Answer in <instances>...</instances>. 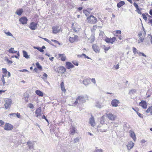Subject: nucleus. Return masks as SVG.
<instances>
[{
  "label": "nucleus",
  "instance_id": "43",
  "mask_svg": "<svg viewBox=\"0 0 152 152\" xmlns=\"http://www.w3.org/2000/svg\"><path fill=\"white\" fill-rule=\"evenodd\" d=\"M136 92V90L135 89H132L129 92V94H133L134 93H135Z\"/></svg>",
  "mask_w": 152,
  "mask_h": 152
},
{
  "label": "nucleus",
  "instance_id": "64",
  "mask_svg": "<svg viewBox=\"0 0 152 152\" xmlns=\"http://www.w3.org/2000/svg\"><path fill=\"white\" fill-rule=\"evenodd\" d=\"M91 82L93 83L94 84H95L96 83V80L95 78H92L91 79Z\"/></svg>",
  "mask_w": 152,
  "mask_h": 152
},
{
  "label": "nucleus",
  "instance_id": "30",
  "mask_svg": "<svg viewBox=\"0 0 152 152\" xmlns=\"http://www.w3.org/2000/svg\"><path fill=\"white\" fill-rule=\"evenodd\" d=\"M23 56L26 58L28 59L30 58L29 56L28 55L27 53L25 50L23 51Z\"/></svg>",
  "mask_w": 152,
  "mask_h": 152
},
{
  "label": "nucleus",
  "instance_id": "10",
  "mask_svg": "<svg viewBox=\"0 0 152 152\" xmlns=\"http://www.w3.org/2000/svg\"><path fill=\"white\" fill-rule=\"evenodd\" d=\"M72 27L73 30L75 32H77L79 31L80 28V26L77 24L75 25L73 23L72 25Z\"/></svg>",
  "mask_w": 152,
  "mask_h": 152
},
{
  "label": "nucleus",
  "instance_id": "42",
  "mask_svg": "<svg viewBox=\"0 0 152 152\" xmlns=\"http://www.w3.org/2000/svg\"><path fill=\"white\" fill-rule=\"evenodd\" d=\"M80 138L79 137H76L74 139V142L75 143L79 141L80 140Z\"/></svg>",
  "mask_w": 152,
  "mask_h": 152
},
{
  "label": "nucleus",
  "instance_id": "54",
  "mask_svg": "<svg viewBox=\"0 0 152 152\" xmlns=\"http://www.w3.org/2000/svg\"><path fill=\"white\" fill-rule=\"evenodd\" d=\"M84 56V57L86 58H87L88 59H89L90 58L88 57V56H87L84 53H83L81 55V56Z\"/></svg>",
  "mask_w": 152,
  "mask_h": 152
},
{
  "label": "nucleus",
  "instance_id": "35",
  "mask_svg": "<svg viewBox=\"0 0 152 152\" xmlns=\"http://www.w3.org/2000/svg\"><path fill=\"white\" fill-rule=\"evenodd\" d=\"M29 97V95L27 94H25L24 95V100L26 102H27L28 101V98Z\"/></svg>",
  "mask_w": 152,
  "mask_h": 152
},
{
  "label": "nucleus",
  "instance_id": "26",
  "mask_svg": "<svg viewBox=\"0 0 152 152\" xmlns=\"http://www.w3.org/2000/svg\"><path fill=\"white\" fill-rule=\"evenodd\" d=\"M129 133H130V136L135 141L136 140V136L135 133L132 131H129Z\"/></svg>",
  "mask_w": 152,
  "mask_h": 152
},
{
  "label": "nucleus",
  "instance_id": "58",
  "mask_svg": "<svg viewBox=\"0 0 152 152\" xmlns=\"http://www.w3.org/2000/svg\"><path fill=\"white\" fill-rule=\"evenodd\" d=\"M134 5V6L136 8V9H137L139 8V6L138 4H136V3L134 2L133 4Z\"/></svg>",
  "mask_w": 152,
  "mask_h": 152
},
{
  "label": "nucleus",
  "instance_id": "20",
  "mask_svg": "<svg viewBox=\"0 0 152 152\" xmlns=\"http://www.w3.org/2000/svg\"><path fill=\"white\" fill-rule=\"evenodd\" d=\"M66 67L68 69L73 68L74 67V65L70 62H67L66 63Z\"/></svg>",
  "mask_w": 152,
  "mask_h": 152
},
{
  "label": "nucleus",
  "instance_id": "27",
  "mask_svg": "<svg viewBox=\"0 0 152 152\" xmlns=\"http://www.w3.org/2000/svg\"><path fill=\"white\" fill-rule=\"evenodd\" d=\"M36 94L40 96H43L44 95L43 93L39 90H37L35 91Z\"/></svg>",
  "mask_w": 152,
  "mask_h": 152
},
{
  "label": "nucleus",
  "instance_id": "53",
  "mask_svg": "<svg viewBox=\"0 0 152 152\" xmlns=\"http://www.w3.org/2000/svg\"><path fill=\"white\" fill-rule=\"evenodd\" d=\"M136 11L139 14H142L140 9L138 8L136 9Z\"/></svg>",
  "mask_w": 152,
  "mask_h": 152
},
{
  "label": "nucleus",
  "instance_id": "22",
  "mask_svg": "<svg viewBox=\"0 0 152 152\" xmlns=\"http://www.w3.org/2000/svg\"><path fill=\"white\" fill-rule=\"evenodd\" d=\"M77 131V130L76 128L74 126H72L71 129L70 133L72 135H74Z\"/></svg>",
  "mask_w": 152,
  "mask_h": 152
},
{
  "label": "nucleus",
  "instance_id": "38",
  "mask_svg": "<svg viewBox=\"0 0 152 152\" xmlns=\"http://www.w3.org/2000/svg\"><path fill=\"white\" fill-rule=\"evenodd\" d=\"M116 38L115 37H113L110 38V43L113 44V43L115 41Z\"/></svg>",
  "mask_w": 152,
  "mask_h": 152
},
{
  "label": "nucleus",
  "instance_id": "44",
  "mask_svg": "<svg viewBox=\"0 0 152 152\" xmlns=\"http://www.w3.org/2000/svg\"><path fill=\"white\" fill-rule=\"evenodd\" d=\"M152 111V107H151L148 108L146 110V113H148L149 112H151V111Z\"/></svg>",
  "mask_w": 152,
  "mask_h": 152
},
{
  "label": "nucleus",
  "instance_id": "13",
  "mask_svg": "<svg viewBox=\"0 0 152 152\" xmlns=\"http://www.w3.org/2000/svg\"><path fill=\"white\" fill-rule=\"evenodd\" d=\"M89 123L92 127H94L96 125L94 118V117L92 116L89 119Z\"/></svg>",
  "mask_w": 152,
  "mask_h": 152
},
{
  "label": "nucleus",
  "instance_id": "56",
  "mask_svg": "<svg viewBox=\"0 0 152 152\" xmlns=\"http://www.w3.org/2000/svg\"><path fill=\"white\" fill-rule=\"evenodd\" d=\"M16 117L18 118H21V116L20 115V113H16Z\"/></svg>",
  "mask_w": 152,
  "mask_h": 152
},
{
  "label": "nucleus",
  "instance_id": "59",
  "mask_svg": "<svg viewBox=\"0 0 152 152\" xmlns=\"http://www.w3.org/2000/svg\"><path fill=\"white\" fill-rule=\"evenodd\" d=\"M9 115L10 116V117L11 118H12V116L15 117L16 115V113H12L10 114Z\"/></svg>",
  "mask_w": 152,
  "mask_h": 152
},
{
  "label": "nucleus",
  "instance_id": "55",
  "mask_svg": "<svg viewBox=\"0 0 152 152\" xmlns=\"http://www.w3.org/2000/svg\"><path fill=\"white\" fill-rule=\"evenodd\" d=\"M137 114L139 116L140 118H143V115L142 114L138 112L137 113Z\"/></svg>",
  "mask_w": 152,
  "mask_h": 152
},
{
  "label": "nucleus",
  "instance_id": "12",
  "mask_svg": "<svg viewBox=\"0 0 152 152\" xmlns=\"http://www.w3.org/2000/svg\"><path fill=\"white\" fill-rule=\"evenodd\" d=\"M28 19L25 17H21L19 19V21L22 24H26L27 23Z\"/></svg>",
  "mask_w": 152,
  "mask_h": 152
},
{
  "label": "nucleus",
  "instance_id": "31",
  "mask_svg": "<svg viewBox=\"0 0 152 152\" xmlns=\"http://www.w3.org/2000/svg\"><path fill=\"white\" fill-rule=\"evenodd\" d=\"M125 4V2L123 1H121L117 4V6L118 8L121 7Z\"/></svg>",
  "mask_w": 152,
  "mask_h": 152
},
{
  "label": "nucleus",
  "instance_id": "15",
  "mask_svg": "<svg viewBox=\"0 0 152 152\" xmlns=\"http://www.w3.org/2000/svg\"><path fill=\"white\" fill-rule=\"evenodd\" d=\"M37 24L34 22H31L30 23L29 28L32 30L36 29L37 27Z\"/></svg>",
  "mask_w": 152,
  "mask_h": 152
},
{
  "label": "nucleus",
  "instance_id": "5",
  "mask_svg": "<svg viewBox=\"0 0 152 152\" xmlns=\"http://www.w3.org/2000/svg\"><path fill=\"white\" fill-rule=\"evenodd\" d=\"M4 101V107L5 108L7 109L10 107L12 103V100L10 99H5Z\"/></svg>",
  "mask_w": 152,
  "mask_h": 152
},
{
  "label": "nucleus",
  "instance_id": "52",
  "mask_svg": "<svg viewBox=\"0 0 152 152\" xmlns=\"http://www.w3.org/2000/svg\"><path fill=\"white\" fill-rule=\"evenodd\" d=\"M148 37L150 39V41L152 44V35L151 34L148 35Z\"/></svg>",
  "mask_w": 152,
  "mask_h": 152
},
{
  "label": "nucleus",
  "instance_id": "63",
  "mask_svg": "<svg viewBox=\"0 0 152 152\" xmlns=\"http://www.w3.org/2000/svg\"><path fill=\"white\" fill-rule=\"evenodd\" d=\"M142 16L143 18L145 20H146L147 19V17L146 15L144 14H142Z\"/></svg>",
  "mask_w": 152,
  "mask_h": 152
},
{
  "label": "nucleus",
  "instance_id": "11",
  "mask_svg": "<svg viewBox=\"0 0 152 152\" xmlns=\"http://www.w3.org/2000/svg\"><path fill=\"white\" fill-rule=\"evenodd\" d=\"M13 128V126L10 124L6 123L4 127V129L6 130H10Z\"/></svg>",
  "mask_w": 152,
  "mask_h": 152
},
{
  "label": "nucleus",
  "instance_id": "61",
  "mask_svg": "<svg viewBox=\"0 0 152 152\" xmlns=\"http://www.w3.org/2000/svg\"><path fill=\"white\" fill-rule=\"evenodd\" d=\"M115 33L117 34H121V31L120 30H117L115 31Z\"/></svg>",
  "mask_w": 152,
  "mask_h": 152
},
{
  "label": "nucleus",
  "instance_id": "45",
  "mask_svg": "<svg viewBox=\"0 0 152 152\" xmlns=\"http://www.w3.org/2000/svg\"><path fill=\"white\" fill-rule=\"evenodd\" d=\"M4 75H3L1 79V80L3 82V85H5V81L4 79Z\"/></svg>",
  "mask_w": 152,
  "mask_h": 152
},
{
  "label": "nucleus",
  "instance_id": "46",
  "mask_svg": "<svg viewBox=\"0 0 152 152\" xmlns=\"http://www.w3.org/2000/svg\"><path fill=\"white\" fill-rule=\"evenodd\" d=\"M42 39L45 41L47 42H48L50 44H51L52 45V42L50 41L49 39H48L46 38H42Z\"/></svg>",
  "mask_w": 152,
  "mask_h": 152
},
{
  "label": "nucleus",
  "instance_id": "9",
  "mask_svg": "<svg viewBox=\"0 0 152 152\" xmlns=\"http://www.w3.org/2000/svg\"><path fill=\"white\" fill-rule=\"evenodd\" d=\"M120 103L119 101L116 99H114L111 101V104L112 106L117 107L118 104Z\"/></svg>",
  "mask_w": 152,
  "mask_h": 152
},
{
  "label": "nucleus",
  "instance_id": "48",
  "mask_svg": "<svg viewBox=\"0 0 152 152\" xmlns=\"http://www.w3.org/2000/svg\"><path fill=\"white\" fill-rule=\"evenodd\" d=\"M7 62V64L8 65H10L12 63V61L8 59H7L6 60Z\"/></svg>",
  "mask_w": 152,
  "mask_h": 152
},
{
  "label": "nucleus",
  "instance_id": "57",
  "mask_svg": "<svg viewBox=\"0 0 152 152\" xmlns=\"http://www.w3.org/2000/svg\"><path fill=\"white\" fill-rule=\"evenodd\" d=\"M90 39H91V41H92V42H93L94 41V36L93 35H92L90 38Z\"/></svg>",
  "mask_w": 152,
  "mask_h": 152
},
{
  "label": "nucleus",
  "instance_id": "49",
  "mask_svg": "<svg viewBox=\"0 0 152 152\" xmlns=\"http://www.w3.org/2000/svg\"><path fill=\"white\" fill-rule=\"evenodd\" d=\"M96 152H102V150L101 149H98L96 148L95 150Z\"/></svg>",
  "mask_w": 152,
  "mask_h": 152
},
{
  "label": "nucleus",
  "instance_id": "50",
  "mask_svg": "<svg viewBox=\"0 0 152 152\" xmlns=\"http://www.w3.org/2000/svg\"><path fill=\"white\" fill-rule=\"evenodd\" d=\"M83 13L85 14L86 16H88V14L89 13V12L87 10H84Z\"/></svg>",
  "mask_w": 152,
  "mask_h": 152
},
{
  "label": "nucleus",
  "instance_id": "28",
  "mask_svg": "<svg viewBox=\"0 0 152 152\" xmlns=\"http://www.w3.org/2000/svg\"><path fill=\"white\" fill-rule=\"evenodd\" d=\"M60 86L62 91L65 93L66 91V89H65L64 83L63 81L61 82Z\"/></svg>",
  "mask_w": 152,
  "mask_h": 152
},
{
  "label": "nucleus",
  "instance_id": "34",
  "mask_svg": "<svg viewBox=\"0 0 152 152\" xmlns=\"http://www.w3.org/2000/svg\"><path fill=\"white\" fill-rule=\"evenodd\" d=\"M8 51L9 53H15L17 52V51L14 50V48H12L9 50Z\"/></svg>",
  "mask_w": 152,
  "mask_h": 152
},
{
  "label": "nucleus",
  "instance_id": "16",
  "mask_svg": "<svg viewBox=\"0 0 152 152\" xmlns=\"http://www.w3.org/2000/svg\"><path fill=\"white\" fill-rule=\"evenodd\" d=\"M134 145V143L132 141H130L129 142L127 145V149L129 150L132 149L133 148Z\"/></svg>",
  "mask_w": 152,
  "mask_h": 152
},
{
  "label": "nucleus",
  "instance_id": "29",
  "mask_svg": "<svg viewBox=\"0 0 152 152\" xmlns=\"http://www.w3.org/2000/svg\"><path fill=\"white\" fill-rule=\"evenodd\" d=\"M95 106L98 108H101L103 107V105L102 104L99 103V102H97L95 104Z\"/></svg>",
  "mask_w": 152,
  "mask_h": 152
},
{
  "label": "nucleus",
  "instance_id": "51",
  "mask_svg": "<svg viewBox=\"0 0 152 152\" xmlns=\"http://www.w3.org/2000/svg\"><path fill=\"white\" fill-rule=\"evenodd\" d=\"M28 107L31 109H33L34 108L33 104L31 103L28 104Z\"/></svg>",
  "mask_w": 152,
  "mask_h": 152
},
{
  "label": "nucleus",
  "instance_id": "4",
  "mask_svg": "<svg viewBox=\"0 0 152 152\" xmlns=\"http://www.w3.org/2000/svg\"><path fill=\"white\" fill-rule=\"evenodd\" d=\"M88 23L91 24H94L97 22V19L93 15H91L87 18Z\"/></svg>",
  "mask_w": 152,
  "mask_h": 152
},
{
  "label": "nucleus",
  "instance_id": "40",
  "mask_svg": "<svg viewBox=\"0 0 152 152\" xmlns=\"http://www.w3.org/2000/svg\"><path fill=\"white\" fill-rule=\"evenodd\" d=\"M36 65L37 66V68L39 69H42V66L39 64L38 62H37L36 63Z\"/></svg>",
  "mask_w": 152,
  "mask_h": 152
},
{
  "label": "nucleus",
  "instance_id": "6",
  "mask_svg": "<svg viewBox=\"0 0 152 152\" xmlns=\"http://www.w3.org/2000/svg\"><path fill=\"white\" fill-rule=\"evenodd\" d=\"M78 37L77 36L74 34L71 35L69 38V41L72 43L74 42H77L78 41Z\"/></svg>",
  "mask_w": 152,
  "mask_h": 152
},
{
  "label": "nucleus",
  "instance_id": "36",
  "mask_svg": "<svg viewBox=\"0 0 152 152\" xmlns=\"http://www.w3.org/2000/svg\"><path fill=\"white\" fill-rule=\"evenodd\" d=\"M105 116L103 115L100 119V123L102 124H103L104 123L105 121Z\"/></svg>",
  "mask_w": 152,
  "mask_h": 152
},
{
  "label": "nucleus",
  "instance_id": "24",
  "mask_svg": "<svg viewBox=\"0 0 152 152\" xmlns=\"http://www.w3.org/2000/svg\"><path fill=\"white\" fill-rule=\"evenodd\" d=\"M59 57L61 58V60L62 61H64L66 60V57L64 54H58Z\"/></svg>",
  "mask_w": 152,
  "mask_h": 152
},
{
  "label": "nucleus",
  "instance_id": "60",
  "mask_svg": "<svg viewBox=\"0 0 152 152\" xmlns=\"http://www.w3.org/2000/svg\"><path fill=\"white\" fill-rule=\"evenodd\" d=\"M138 54L139 56H141L142 55V56L146 57V56L145 54H144L143 53H141V52H139V53Z\"/></svg>",
  "mask_w": 152,
  "mask_h": 152
},
{
  "label": "nucleus",
  "instance_id": "18",
  "mask_svg": "<svg viewBox=\"0 0 152 152\" xmlns=\"http://www.w3.org/2000/svg\"><path fill=\"white\" fill-rule=\"evenodd\" d=\"M139 105L143 108L146 109L147 108L146 102L144 101H141L139 103Z\"/></svg>",
  "mask_w": 152,
  "mask_h": 152
},
{
  "label": "nucleus",
  "instance_id": "23",
  "mask_svg": "<svg viewBox=\"0 0 152 152\" xmlns=\"http://www.w3.org/2000/svg\"><path fill=\"white\" fill-rule=\"evenodd\" d=\"M90 78H87L84 80L83 81V84L86 86L88 85L90 83Z\"/></svg>",
  "mask_w": 152,
  "mask_h": 152
},
{
  "label": "nucleus",
  "instance_id": "21",
  "mask_svg": "<svg viewBox=\"0 0 152 152\" xmlns=\"http://www.w3.org/2000/svg\"><path fill=\"white\" fill-rule=\"evenodd\" d=\"M35 113L37 115V117H38L41 115V110L40 107H39L36 110Z\"/></svg>",
  "mask_w": 152,
  "mask_h": 152
},
{
  "label": "nucleus",
  "instance_id": "1",
  "mask_svg": "<svg viewBox=\"0 0 152 152\" xmlns=\"http://www.w3.org/2000/svg\"><path fill=\"white\" fill-rule=\"evenodd\" d=\"M86 102V98L84 96L81 95L77 97L75 102L74 103L75 106L77 105V104H80L82 103H84Z\"/></svg>",
  "mask_w": 152,
  "mask_h": 152
},
{
  "label": "nucleus",
  "instance_id": "2",
  "mask_svg": "<svg viewBox=\"0 0 152 152\" xmlns=\"http://www.w3.org/2000/svg\"><path fill=\"white\" fill-rule=\"evenodd\" d=\"M109 127H108L107 125L104 124L102 126H98L97 128V131L98 132H106L107 130Z\"/></svg>",
  "mask_w": 152,
  "mask_h": 152
},
{
  "label": "nucleus",
  "instance_id": "41",
  "mask_svg": "<svg viewBox=\"0 0 152 152\" xmlns=\"http://www.w3.org/2000/svg\"><path fill=\"white\" fill-rule=\"evenodd\" d=\"M7 72L8 71L6 69L2 68V72L4 74V75L5 77L6 76V74L7 73Z\"/></svg>",
  "mask_w": 152,
  "mask_h": 152
},
{
  "label": "nucleus",
  "instance_id": "17",
  "mask_svg": "<svg viewBox=\"0 0 152 152\" xmlns=\"http://www.w3.org/2000/svg\"><path fill=\"white\" fill-rule=\"evenodd\" d=\"M66 71V68L63 66H60L58 68V73H64Z\"/></svg>",
  "mask_w": 152,
  "mask_h": 152
},
{
  "label": "nucleus",
  "instance_id": "19",
  "mask_svg": "<svg viewBox=\"0 0 152 152\" xmlns=\"http://www.w3.org/2000/svg\"><path fill=\"white\" fill-rule=\"evenodd\" d=\"M92 48L93 50L96 53H98L99 52V47L96 44H93L92 45Z\"/></svg>",
  "mask_w": 152,
  "mask_h": 152
},
{
  "label": "nucleus",
  "instance_id": "33",
  "mask_svg": "<svg viewBox=\"0 0 152 152\" xmlns=\"http://www.w3.org/2000/svg\"><path fill=\"white\" fill-rule=\"evenodd\" d=\"M48 77V75L45 73H44L43 75L42 76V78L43 80L44 81H45L47 79Z\"/></svg>",
  "mask_w": 152,
  "mask_h": 152
},
{
  "label": "nucleus",
  "instance_id": "47",
  "mask_svg": "<svg viewBox=\"0 0 152 152\" xmlns=\"http://www.w3.org/2000/svg\"><path fill=\"white\" fill-rule=\"evenodd\" d=\"M105 41L108 43H110V38H109L108 37H106L105 39Z\"/></svg>",
  "mask_w": 152,
  "mask_h": 152
},
{
  "label": "nucleus",
  "instance_id": "37",
  "mask_svg": "<svg viewBox=\"0 0 152 152\" xmlns=\"http://www.w3.org/2000/svg\"><path fill=\"white\" fill-rule=\"evenodd\" d=\"M34 49H36L38 50H39V51H40V52H42L44 51V50L42 49V48H40L39 47L34 46Z\"/></svg>",
  "mask_w": 152,
  "mask_h": 152
},
{
  "label": "nucleus",
  "instance_id": "32",
  "mask_svg": "<svg viewBox=\"0 0 152 152\" xmlns=\"http://www.w3.org/2000/svg\"><path fill=\"white\" fill-rule=\"evenodd\" d=\"M3 31L7 36L12 37H14L13 36V35L10 31L7 32L5 30H4Z\"/></svg>",
  "mask_w": 152,
  "mask_h": 152
},
{
  "label": "nucleus",
  "instance_id": "8",
  "mask_svg": "<svg viewBox=\"0 0 152 152\" xmlns=\"http://www.w3.org/2000/svg\"><path fill=\"white\" fill-rule=\"evenodd\" d=\"M61 26H57L53 27V32L56 34L59 32L61 31Z\"/></svg>",
  "mask_w": 152,
  "mask_h": 152
},
{
  "label": "nucleus",
  "instance_id": "7",
  "mask_svg": "<svg viewBox=\"0 0 152 152\" xmlns=\"http://www.w3.org/2000/svg\"><path fill=\"white\" fill-rule=\"evenodd\" d=\"M106 117L109 120L113 121L116 119V116L115 115L111 113H107L105 114Z\"/></svg>",
  "mask_w": 152,
  "mask_h": 152
},
{
  "label": "nucleus",
  "instance_id": "62",
  "mask_svg": "<svg viewBox=\"0 0 152 152\" xmlns=\"http://www.w3.org/2000/svg\"><path fill=\"white\" fill-rule=\"evenodd\" d=\"M104 32L102 31H101L99 33V36L103 37L104 36Z\"/></svg>",
  "mask_w": 152,
  "mask_h": 152
},
{
  "label": "nucleus",
  "instance_id": "3",
  "mask_svg": "<svg viewBox=\"0 0 152 152\" xmlns=\"http://www.w3.org/2000/svg\"><path fill=\"white\" fill-rule=\"evenodd\" d=\"M143 31H141L138 35L140 41H138V43H140V42H142L144 40V37L146 35V32L144 28L143 27Z\"/></svg>",
  "mask_w": 152,
  "mask_h": 152
},
{
  "label": "nucleus",
  "instance_id": "14",
  "mask_svg": "<svg viewBox=\"0 0 152 152\" xmlns=\"http://www.w3.org/2000/svg\"><path fill=\"white\" fill-rule=\"evenodd\" d=\"M34 141H28L27 142V144L30 149L34 148Z\"/></svg>",
  "mask_w": 152,
  "mask_h": 152
},
{
  "label": "nucleus",
  "instance_id": "25",
  "mask_svg": "<svg viewBox=\"0 0 152 152\" xmlns=\"http://www.w3.org/2000/svg\"><path fill=\"white\" fill-rule=\"evenodd\" d=\"M23 12L22 9H18L15 12V13L19 16H20Z\"/></svg>",
  "mask_w": 152,
  "mask_h": 152
},
{
  "label": "nucleus",
  "instance_id": "39",
  "mask_svg": "<svg viewBox=\"0 0 152 152\" xmlns=\"http://www.w3.org/2000/svg\"><path fill=\"white\" fill-rule=\"evenodd\" d=\"M133 51L134 54H135L136 53L138 54L139 53H138V50H137L136 48L135 47H133Z\"/></svg>",
  "mask_w": 152,
  "mask_h": 152
}]
</instances>
